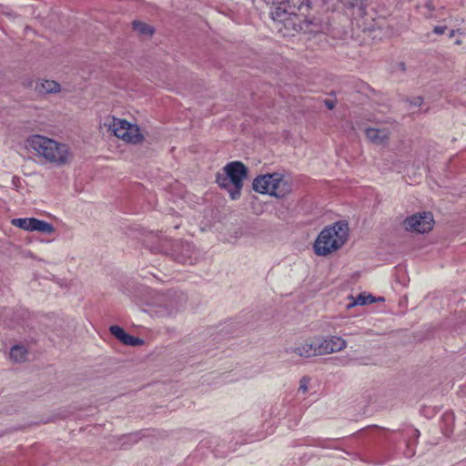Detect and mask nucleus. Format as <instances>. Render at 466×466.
<instances>
[{
    "label": "nucleus",
    "mask_w": 466,
    "mask_h": 466,
    "mask_svg": "<svg viewBox=\"0 0 466 466\" xmlns=\"http://www.w3.org/2000/svg\"><path fill=\"white\" fill-rule=\"evenodd\" d=\"M349 225L339 220L325 227L318 235L313 250L317 256L326 257L339 250L348 240Z\"/></svg>",
    "instance_id": "f257e3e1"
},
{
    "label": "nucleus",
    "mask_w": 466,
    "mask_h": 466,
    "mask_svg": "<svg viewBox=\"0 0 466 466\" xmlns=\"http://www.w3.org/2000/svg\"><path fill=\"white\" fill-rule=\"evenodd\" d=\"M248 172V167L241 161H232L223 167V173H217L216 182L219 187L228 191L232 200H237L241 197Z\"/></svg>",
    "instance_id": "f03ea898"
},
{
    "label": "nucleus",
    "mask_w": 466,
    "mask_h": 466,
    "mask_svg": "<svg viewBox=\"0 0 466 466\" xmlns=\"http://www.w3.org/2000/svg\"><path fill=\"white\" fill-rule=\"evenodd\" d=\"M27 147L43 157L46 161L58 166L65 165L68 159L67 146L40 135L28 137Z\"/></svg>",
    "instance_id": "7ed1b4c3"
},
{
    "label": "nucleus",
    "mask_w": 466,
    "mask_h": 466,
    "mask_svg": "<svg viewBox=\"0 0 466 466\" xmlns=\"http://www.w3.org/2000/svg\"><path fill=\"white\" fill-rule=\"evenodd\" d=\"M254 191L260 194H269L278 198H284L290 191V185L279 173L258 176L252 183Z\"/></svg>",
    "instance_id": "20e7f679"
},
{
    "label": "nucleus",
    "mask_w": 466,
    "mask_h": 466,
    "mask_svg": "<svg viewBox=\"0 0 466 466\" xmlns=\"http://www.w3.org/2000/svg\"><path fill=\"white\" fill-rule=\"evenodd\" d=\"M183 301V295L176 291L157 292L148 305L150 311L157 317H171L179 311Z\"/></svg>",
    "instance_id": "39448f33"
},
{
    "label": "nucleus",
    "mask_w": 466,
    "mask_h": 466,
    "mask_svg": "<svg viewBox=\"0 0 466 466\" xmlns=\"http://www.w3.org/2000/svg\"><path fill=\"white\" fill-rule=\"evenodd\" d=\"M162 248L175 261L184 265H194L200 258L199 251L193 244L181 239L166 240Z\"/></svg>",
    "instance_id": "423d86ee"
},
{
    "label": "nucleus",
    "mask_w": 466,
    "mask_h": 466,
    "mask_svg": "<svg viewBox=\"0 0 466 466\" xmlns=\"http://www.w3.org/2000/svg\"><path fill=\"white\" fill-rule=\"evenodd\" d=\"M344 0H289V7L293 8L291 14L299 12L304 16H308L309 10L317 7H324L327 11H335L339 8Z\"/></svg>",
    "instance_id": "0eeeda50"
},
{
    "label": "nucleus",
    "mask_w": 466,
    "mask_h": 466,
    "mask_svg": "<svg viewBox=\"0 0 466 466\" xmlns=\"http://www.w3.org/2000/svg\"><path fill=\"white\" fill-rule=\"evenodd\" d=\"M111 127L115 136L126 142L137 144L143 140L139 127L125 119L114 118Z\"/></svg>",
    "instance_id": "6e6552de"
},
{
    "label": "nucleus",
    "mask_w": 466,
    "mask_h": 466,
    "mask_svg": "<svg viewBox=\"0 0 466 466\" xmlns=\"http://www.w3.org/2000/svg\"><path fill=\"white\" fill-rule=\"evenodd\" d=\"M406 230L420 234L428 233L433 228L434 219L431 212H419L405 218Z\"/></svg>",
    "instance_id": "1a4fd4ad"
},
{
    "label": "nucleus",
    "mask_w": 466,
    "mask_h": 466,
    "mask_svg": "<svg viewBox=\"0 0 466 466\" xmlns=\"http://www.w3.org/2000/svg\"><path fill=\"white\" fill-rule=\"evenodd\" d=\"M316 341L319 355L338 352L347 347L346 340L338 336L316 337Z\"/></svg>",
    "instance_id": "9d476101"
},
{
    "label": "nucleus",
    "mask_w": 466,
    "mask_h": 466,
    "mask_svg": "<svg viewBox=\"0 0 466 466\" xmlns=\"http://www.w3.org/2000/svg\"><path fill=\"white\" fill-rule=\"evenodd\" d=\"M109 332L112 336H114L116 339H118L124 345L137 347V346H142L144 344V340L142 339L129 335L120 326H117V325L110 326Z\"/></svg>",
    "instance_id": "9b49d317"
},
{
    "label": "nucleus",
    "mask_w": 466,
    "mask_h": 466,
    "mask_svg": "<svg viewBox=\"0 0 466 466\" xmlns=\"http://www.w3.org/2000/svg\"><path fill=\"white\" fill-rule=\"evenodd\" d=\"M317 348L316 337L308 340H305L300 345L290 348L288 351L294 352L295 354L304 357L309 358L313 356H319Z\"/></svg>",
    "instance_id": "f8f14e48"
},
{
    "label": "nucleus",
    "mask_w": 466,
    "mask_h": 466,
    "mask_svg": "<svg viewBox=\"0 0 466 466\" xmlns=\"http://www.w3.org/2000/svg\"><path fill=\"white\" fill-rule=\"evenodd\" d=\"M367 138L372 143L382 145L389 139V132L386 129L369 127L365 131Z\"/></svg>",
    "instance_id": "ddd939ff"
},
{
    "label": "nucleus",
    "mask_w": 466,
    "mask_h": 466,
    "mask_svg": "<svg viewBox=\"0 0 466 466\" xmlns=\"http://www.w3.org/2000/svg\"><path fill=\"white\" fill-rule=\"evenodd\" d=\"M27 350L24 346L15 345L10 350V359L15 362H22L26 360Z\"/></svg>",
    "instance_id": "4468645a"
},
{
    "label": "nucleus",
    "mask_w": 466,
    "mask_h": 466,
    "mask_svg": "<svg viewBox=\"0 0 466 466\" xmlns=\"http://www.w3.org/2000/svg\"><path fill=\"white\" fill-rule=\"evenodd\" d=\"M55 230V227L51 223L35 218L33 231L52 234Z\"/></svg>",
    "instance_id": "2eb2a0df"
},
{
    "label": "nucleus",
    "mask_w": 466,
    "mask_h": 466,
    "mask_svg": "<svg viewBox=\"0 0 466 466\" xmlns=\"http://www.w3.org/2000/svg\"><path fill=\"white\" fill-rule=\"evenodd\" d=\"M35 218H13L11 224L26 231H33Z\"/></svg>",
    "instance_id": "dca6fc26"
},
{
    "label": "nucleus",
    "mask_w": 466,
    "mask_h": 466,
    "mask_svg": "<svg viewBox=\"0 0 466 466\" xmlns=\"http://www.w3.org/2000/svg\"><path fill=\"white\" fill-rule=\"evenodd\" d=\"M39 92L45 93H56L60 90V86L57 82L53 80H44L36 86Z\"/></svg>",
    "instance_id": "f3484780"
},
{
    "label": "nucleus",
    "mask_w": 466,
    "mask_h": 466,
    "mask_svg": "<svg viewBox=\"0 0 466 466\" xmlns=\"http://www.w3.org/2000/svg\"><path fill=\"white\" fill-rule=\"evenodd\" d=\"M417 8L426 18H431L433 16V12L435 11L432 0H425L424 3L417 5Z\"/></svg>",
    "instance_id": "a211bd4d"
},
{
    "label": "nucleus",
    "mask_w": 466,
    "mask_h": 466,
    "mask_svg": "<svg viewBox=\"0 0 466 466\" xmlns=\"http://www.w3.org/2000/svg\"><path fill=\"white\" fill-rule=\"evenodd\" d=\"M132 26L133 29L140 35H152L154 33V28L152 26L141 21H133Z\"/></svg>",
    "instance_id": "6ab92c4d"
},
{
    "label": "nucleus",
    "mask_w": 466,
    "mask_h": 466,
    "mask_svg": "<svg viewBox=\"0 0 466 466\" xmlns=\"http://www.w3.org/2000/svg\"><path fill=\"white\" fill-rule=\"evenodd\" d=\"M375 301V298L372 295H365L364 293H360L357 296L352 303L349 304V308L353 307L355 305H367L373 303Z\"/></svg>",
    "instance_id": "aec40b11"
},
{
    "label": "nucleus",
    "mask_w": 466,
    "mask_h": 466,
    "mask_svg": "<svg viewBox=\"0 0 466 466\" xmlns=\"http://www.w3.org/2000/svg\"><path fill=\"white\" fill-rule=\"evenodd\" d=\"M367 5V0H352L350 2L351 7H359L360 10H365Z\"/></svg>",
    "instance_id": "412c9836"
},
{
    "label": "nucleus",
    "mask_w": 466,
    "mask_h": 466,
    "mask_svg": "<svg viewBox=\"0 0 466 466\" xmlns=\"http://www.w3.org/2000/svg\"><path fill=\"white\" fill-rule=\"evenodd\" d=\"M309 383V379L307 377H303L299 381V390H301L303 393H305L308 390Z\"/></svg>",
    "instance_id": "4be33fe9"
},
{
    "label": "nucleus",
    "mask_w": 466,
    "mask_h": 466,
    "mask_svg": "<svg viewBox=\"0 0 466 466\" xmlns=\"http://www.w3.org/2000/svg\"><path fill=\"white\" fill-rule=\"evenodd\" d=\"M446 30H447L446 25H435L433 27L432 32L436 35H443L446 32Z\"/></svg>",
    "instance_id": "5701e85b"
},
{
    "label": "nucleus",
    "mask_w": 466,
    "mask_h": 466,
    "mask_svg": "<svg viewBox=\"0 0 466 466\" xmlns=\"http://www.w3.org/2000/svg\"><path fill=\"white\" fill-rule=\"evenodd\" d=\"M422 102H423L422 97L418 96V97L414 98V100L412 101V105H414L415 106H420Z\"/></svg>",
    "instance_id": "b1692460"
},
{
    "label": "nucleus",
    "mask_w": 466,
    "mask_h": 466,
    "mask_svg": "<svg viewBox=\"0 0 466 466\" xmlns=\"http://www.w3.org/2000/svg\"><path fill=\"white\" fill-rule=\"evenodd\" d=\"M325 106L329 109H333L335 107V102L329 99L325 100Z\"/></svg>",
    "instance_id": "393cba45"
},
{
    "label": "nucleus",
    "mask_w": 466,
    "mask_h": 466,
    "mask_svg": "<svg viewBox=\"0 0 466 466\" xmlns=\"http://www.w3.org/2000/svg\"><path fill=\"white\" fill-rule=\"evenodd\" d=\"M443 419H444V420L452 422L453 421V414L452 413H445L443 416Z\"/></svg>",
    "instance_id": "a878e982"
},
{
    "label": "nucleus",
    "mask_w": 466,
    "mask_h": 466,
    "mask_svg": "<svg viewBox=\"0 0 466 466\" xmlns=\"http://www.w3.org/2000/svg\"><path fill=\"white\" fill-rule=\"evenodd\" d=\"M124 439H128V440H134V441H137V437L136 435H133V434H130L128 436H125Z\"/></svg>",
    "instance_id": "bb28decb"
},
{
    "label": "nucleus",
    "mask_w": 466,
    "mask_h": 466,
    "mask_svg": "<svg viewBox=\"0 0 466 466\" xmlns=\"http://www.w3.org/2000/svg\"><path fill=\"white\" fill-rule=\"evenodd\" d=\"M399 67H400L402 71H405V70H406L405 63L400 62V63L399 64Z\"/></svg>",
    "instance_id": "cd10ccee"
},
{
    "label": "nucleus",
    "mask_w": 466,
    "mask_h": 466,
    "mask_svg": "<svg viewBox=\"0 0 466 466\" xmlns=\"http://www.w3.org/2000/svg\"><path fill=\"white\" fill-rule=\"evenodd\" d=\"M455 35V30H451L449 34V37L452 38Z\"/></svg>",
    "instance_id": "c85d7f7f"
},
{
    "label": "nucleus",
    "mask_w": 466,
    "mask_h": 466,
    "mask_svg": "<svg viewBox=\"0 0 466 466\" xmlns=\"http://www.w3.org/2000/svg\"><path fill=\"white\" fill-rule=\"evenodd\" d=\"M461 40L457 39V40L455 41V45H461Z\"/></svg>",
    "instance_id": "c756f323"
}]
</instances>
